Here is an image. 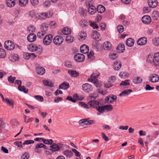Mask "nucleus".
I'll list each match as a JSON object with an SVG mask.
<instances>
[{
	"label": "nucleus",
	"instance_id": "nucleus-1",
	"mask_svg": "<svg viewBox=\"0 0 159 159\" xmlns=\"http://www.w3.org/2000/svg\"><path fill=\"white\" fill-rule=\"evenodd\" d=\"M4 48L8 50H13L15 47L13 43L11 41H6L4 43Z\"/></svg>",
	"mask_w": 159,
	"mask_h": 159
},
{
	"label": "nucleus",
	"instance_id": "nucleus-2",
	"mask_svg": "<svg viewBox=\"0 0 159 159\" xmlns=\"http://www.w3.org/2000/svg\"><path fill=\"white\" fill-rule=\"evenodd\" d=\"M64 39L62 36L61 35L56 36L53 39L54 43L57 45H61L63 42Z\"/></svg>",
	"mask_w": 159,
	"mask_h": 159
},
{
	"label": "nucleus",
	"instance_id": "nucleus-3",
	"mask_svg": "<svg viewBox=\"0 0 159 159\" xmlns=\"http://www.w3.org/2000/svg\"><path fill=\"white\" fill-rule=\"evenodd\" d=\"M63 146L62 144L59 143L58 144L55 143L52 144V145L50 146V150L52 152H55L59 150Z\"/></svg>",
	"mask_w": 159,
	"mask_h": 159
},
{
	"label": "nucleus",
	"instance_id": "nucleus-4",
	"mask_svg": "<svg viewBox=\"0 0 159 159\" xmlns=\"http://www.w3.org/2000/svg\"><path fill=\"white\" fill-rule=\"evenodd\" d=\"M52 35L51 34H48L45 36L43 39V43L45 45H49L52 42Z\"/></svg>",
	"mask_w": 159,
	"mask_h": 159
},
{
	"label": "nucleus",
	"instance_id": "nucleus-5",
	"mask_svg": "<svg viewBox=\"0 0 159 159\" xmlns=\"http://www.w3.org/2000/svg\"><path fill=\"white\" fill-rule=\"evenodd\" d=\"M148 80L150 82L156 83L159 80V76L157 74H153L149 76Z\"/></svg>",
	"mask_w": 159,
	"mask_h": 159
},
{
	"label": "nucleus",
	"instance_id": "nucleus-6",
	"mask_svg": "<svg viewBox=\"0 0 159 159\" xmlns=\"http://www.w3.org/2000/svg\"><path fill=\"white\" fill-rule=\"evenodd\" d=\"M74 58L75 60L76 61L81 62L84 60L85 57L84 55L82 54L78 53L75 55Z\"/></svg>",
	"mask_w": 159,
	"mask_h": 159
},
{
	"label": "nucleus",
	"instance_id": "nucleus-7",
	"mask_svg": "<svg viewBox=\"0 0 159 159\" xmlns=\"http://www.w3.org/2000/svg\"><path fill=\"white\" fill-rule=\"evenodd\" d=\"M82 87L83 90L86 92H90L93 90L92 86L88 83L84 84Z\"/></svg>",
	"mask_w": 159,
	"mask_h": 159
},
{
	"label": "nucleus",
	"instance_id": "nucleus-8",
	"mask_svg": "<svg viewBox=\"0 0 159 159\" xmlns=\"http://www.w3.org/2000/svg\"><path fill=\"white\" fill-rule=\"evenodd\" d=\"M87 34L86 32L82 31L80 32L78 36V39L79 40L82 41L85 40L87 37Z\"/></svg>",
	"mask_w": 159,
	"mask_h": 159
},
{
	"label": "nucleus",
	"instance_id": "nucleus-9",
	"mask_svg": "<svg viewBox=\"0 0 159 159\" xmlns=\"http://www.w3.org/2000/svg\"><path fill=\"white\" fill-rule=\"evenodd\" d=\"M143 22L145 24H148L151 21V19L149 16L146 15L143 16L142 19Z\"/></svg>",
	"mask_w": 159,
	"mask_h": 159
},
{
	"label": "nucleus",
	"instance_id": "nucleus-10",
	"mask_svg": "<svg viewBox=\"0 0 159 159\" xmlns=\"http://www.w3.org/2000/svg\"><path fill=\"white\" fill-rule=\"evenodd\" d=\"M99 102L95 100H92L89 101L88 102V105H90V107L96 108L99 105Z\"/></svg>",
	"mask_w": 159,
	"mask_h": 159
},
{
	"label": "nucleus",
	"instance_id": "nucleus-11",
	"mask_svg": "<svg viewBox=\"0 0 159 159\" xmlns=\"http://www.w3.org/2000/svg\"><path fill=\"white\" fill-rule=\"evenodd\" d=\"M80 52L84 54L88 53L89 51V47L86 44H84L82 45L80 48Z\"/></svg>",
	"mask_w": 159,
	"mask_h": 159
},
{
	"label": "nucleus",
	"instance_id": "nucleus-12",
	"mask_svg": "<svg viewBox=\"0 0 159 159\" xmlns=\"http://www.w3.org/2000/svg\"><path fill=\"white\" fill-rule=\"evenodd\" d=\"M147 42V39L145 37H142L138 40L137 43L140 46L146 44Z\"/></svg>",
	"mask_w": 159,
	"mask_h": 159
},
{
	"label": "nucleus",
	"instance_id": "nucleus-13",
	"mask_svg": "<svg viewBox=\"0 0 159 159\" xmlns=\"http://www.w3.org/2000/svg\"><path fill=\"white\" fill-rule=\"evenodd\" d=\"M158 2L156 0H148V4L150 7L154 8L158 5Z\"/></svg>",
	"mask_w": 159,
	"mask_h": 159
},
{
	"label": "nucleus",
	"instance_id": "nucleus-14",
	"mask_svg": "<svg viewBox=\"0 0 159 159\" xmlns=\"http://www.w3.org/2000/svg\"><path fill=\"white\" fill-rule=\"evenodd\" d=\"M36 36L34 34H30L27 37V40L30 42L34 41L36 39Z\"/></svg>",
	"mask_w": 159,
	"mask_h": 159
},
{
	"label": "nucleus",
	"instance_id": "nucleus-15",
	"mask_svg": "<svg viewBox=\"0 0 159 159\" xmlns=\"http://www.w3.org/2000/svg\"><path fill=\"white\" fill-rule=\"evenodd\" d=\"M4 102H5L9 106H11L12 108H14V101L11 99L6 98Z\"/></svg>",
	"mask_w": 159,
	"mask_h": 159
},
{
	"label": "nucleus",
	"instance_id": "nucleus-16",
	"mask_svg": "<svg viewBox=\"0 0 159 159\" xmlns=\"http://www.w3.org/2000/svg\"><path fill=\"white\" fill-rule=\"evenodd\" d=\"M132 92V90L130 89L125 90L121 93L119 95L120 97L126 96L128 95Z\"/></svg>",
	"mask_w": 159,
	"mask_h": 159
},
{
	"label": "nucleus",
	"instance_id": "nucleus-17",
	"mask_svg": "<svg viewBox=\"0 0 159 159\" xmlns=\"http://www.w3.org/2000/svg\"><path fill=\"white\" fill-rule=\"evenodd\" d=\"M125 46L124 44L121 43L119 44L117 48V51L118 53L123 52L125 50Z\"/></svg>",
	"mask_w": 159,
	"mask_h": 159
},
{
	"label": "nucleus",
	"instance_id": "nucleus-18",
	"mask_svg": "<svg viewBox=\"0 0 159 159\" xmlns=\"http://www.w3.org/2000/svg\"><path fill=\"white\" fill-rule=\"evenodd\" d=\"M9 58L11 61H15L18 60V56L17 54H11L9 56Z\"/></svg>",
	"mask_w": 159,
	"mask_h": 159
},
{
	"label": "nucleus",
	"instance_id": "nucleus-19",
	"mask_svg": "<svg viewBox=\"0 0 159 159\" xmlns=\"http://www.w3.org/2000/svg\"><path fill=\"white\" fill-rule=\"evenodd\" d=\"M45 70L44 68L42 67H38L37 68V73L40 75H42L44 74Z\"/></svg>",
	"mask_w": 159,
	"mask_h": 159
},
{
	"label": "nucleus",
	"instance_id": "nucleus-20",
	"mask_svg": "<svg viewBox=\"0 0 159 159\" xmlns=\"http://www.w3.org/2000/svg\"><path fill=\"white\" fill-rule=\"evenodd\" d=\"M69 87V85L68 83L64 82L61 84L59 87V89H66Z\"/></svg>",
	"mask_w": 159,
	"mask_h": 159
},
{
	"label": "nucleus",
	"instance_id": "nucleus-21",
	"mask_svg": "<svg viewBox=\"0 0 159 159\" xmlns=\"http://www.w3.org/2000/svg\"><path fill=\"white\" fill-rule=\"evenodd\" d=\"M134 40L131 38H129L127 39L125 43L126 45L129 47H132L134 44Z\"/></svg>",
	"mask_w": 159,
	"mask_h": 159
},
{
	"label": "nucleus",
	"instance_id": "nucleus-22",
	"mask_svg": "<svg viewBox=\"0 0 159 159\" xmlns=\"http://www.w3.org/2000/svg\"><path fill=\"white\" fill-rule=\"evenodd\" d=\"M88 12L90 14H94L96 12V8L93 6H89L88 8Z\"/></svg>",
	"mask_w": 159,
	"mask_h": 159
},
{
	"label": "nucleus",
	"instance_id": "nucleus-23",
	"mask_svg": "<svg viewBox=\"0 0 159 159\" xmlns=\"http://www.w3.org/2000/svg\"><path fill=\"white\" fill-rule=\"evenodd\" d=\"M63 154L66 157L69 158L73 155V153L70 150H66L63 152Z\"/></svg>",
	"mask_w": 159,
	"mask_h": 159
},
{
	"label": "nucleus",
	"instance_id": "nucleus-24",
	"mask_svg": "<svg viewBox=\"0 0 159 159\" xmlns=\"http://www.w3.org/2000/svg\"><path fill=\"white\" fill-rule=\"evenodd\" d=\"M97 9L98 13H102L105 11V8L102 5H99L97 6Z\"/></svg>",
	"mask_w": 159,
	"mask_h": 159
},
{
	"label": "nucleus",
	"instance_id": "nucleus-25",
	"mask_svg": "<svg viewBox=\"0 0 159 159\" xmlns=\"http://www.w3.org/2000/svg\"><path fill=\"white\" fill-rule=\"evenodd\" d=\"M111 44L108 41L104 42L103 44V48L106 50H108L111 48Z\"/></svg>",
	"mask_w": 159,
	"mask_h": 159
},
{
	"label": "nucleus",
	"instance_id": "nucleus-26",
	"mask_svg": "<svg viewBox=\"0 0 159 159\" xmlns=\"http://www.w3.org/2000/svg\"><path fill=\"white\" fill-rule=\"evenodd\" d=\"M68 73L71 76L74 77H76L79 75V73L75 70H69L68 71Z\"/></svg>",
	"mask_w": 159,
	"mask_h": 159
},
{
	"label": "nucleus",
	"instance_id": "nucleus-27",
	"mask_svg": "<svg viewBox=\"0 0 159 159\" xmlns=\"http://www.w3.org/2000/svg\"><path fill=\"white\" fill-rule=\"evenodd\" d=\"M48 29V26L46 23H43L42 24L41 27V30L42 31L46 33V32Z\"/></svg>",
	"mask_w": 159,
	"mask_h": 159
},
{
	"label": "nucleus",
	"instance_id": "nucleus-28",
	"mask_svg": "<svg viewBox=\"0 0 159 159\" xmlns=\"http://www.w3.org/2000/svg\"><path fill=\"white\" fill-rule=\"evenodd\" d=\"M35 47L36 48H35L34 52H36L39 54H41L43 51L42 47L40 45L37 46L36 44H35Z\"/></svg>",
	"mask_w": 159,
	"mask_h": 159
},
{
	"label": "nucleus",
	"instance_id": "nucleus-29",
	"mask_svg": "<svg viewBox=\"0 0 159 159\" xmlns=\"http://www.w3.org/2000/svg\"><path fill=\"white\" fill-rule=\"evenodd\" d=\"M121 64L120 61L115 62L113 65L114 69L116 70H118L121 67Z\"/></svg>",
	"mask_w": 159,
	"mask_h": 159
},
{
	"label": "nucleus",
	"instance_id": "nucleus-30",
	"mask_svg": "<svg viewBox=\"0 0 159 159\" xmlns=\"http://www.w3.org/2000/svg\"><path fill=\"white\" fill-rule=\"evenodd\" d=\"M105 111L107 112L111 111L113 109V106L110 104L104 106Z\"/></svg>",
	"mask_w": 159,
	"mask_h": 159
},
{
	"label": "nucleus",
	"instance_id": "nucleus-31",
	"mask_svg": "<svg viewBox=\"0 0 159 159\" xmlns=\"http://www.w3.org/2000/svg\"><path fill=\"white\" fill-rule=\"evenodd\" d=\"M6 3L8 7H11L15 5V0H6Z\"/></svg>",
	"mask_w": 159,
	"mask_h": 159
},
{
	"label": "nucleus",
	"instance_id": "nucleus-32",
	"mask_svg": "<svg viewBox=\"0 0 159 159\" xmlns=\"http://www.w3.org/2000/svg\"><path fill=\"white\" fill-rule=\"evenodd\" d=\"M62 32L65 35H68L71 33V30L70 28L65 27L62 30Z\"/></svg>",
	"mask_w": 159,
	"mask_h": 159
},
{
	"label": "nucleus",
	"instance_id": "nucleus-33",
	"mask_svg": "<svg viewBox=\"0 0 159 159\" xmlns=\"http://www.w3.org/2000/svg\"><path fill=\"white\" fill-rule=\"evenodd\" d=\"M100 35L98 32L96 31H93L92 34V38L94 39H98Z\"/></svg>",
	"mask_w": 159,
	"mask_h": 159
},
{
	"label": "nucleus",
	"instance_id": "nucleus-34",
	"mask_svg": "<svg viewBox=\"0 0 159 159\" xmlns=\"http://www.w3.org/2000/svg\"><path fill=\"white\" fill-rule=\"evenodd\" d=\"M152 17L154 20H157L159 17L158 12L157 11H154L152 14Z\"/></svg>",
	"mask_w": 159,
	"mask_h": 159
},
{
	"label": "nucleus",
	"instance_id": "nucleus-35",
	"mask_svg": "<svg viewBox=\"0 0 159 159\" xmlns=\"http://www.w3.org/2000/svg\"><path fill=\"white\" fill-rule=\"evenodd\" d=\"M142 81V79L139 77H136L134 78L133 80V82L134 84H139Z\"/></svg>",
	"mask_w": 159,
	"mask_h": 159
},
{
	"label": "nucleus",
	"instance_id": "nucleus-36",
	"mask_svg": "<svg viewBox=\"0 0 159 159\" xmlns=\"http://www.w3.org/2000/svg\"><path fill=\"white\" fill-rule=\"evenodd\" d=\"M153 44L156 46L159 45V38L158 37L155 38L152 40Z\"/></svg>",
	"mask_w": 159,
	"mask_h": 159
},
{
	"label": "nucleus",
	"instance_id": "nucleus-37",
	"mask_svg": "<svg viewBox=\"0 0 159 159\" xmlns=\"http://www.w3.org/2000/svg\"><path fill=\"white\" fill-rule=\"evenodd\" d=\"M43 82L45 85L48 86L52 87L53 85V83L48 80H43Z\"/></svg>",
	"mask_w": 159,
	"mask_h": 159
},
{
	"label": "nucleus",
	"instance_id": "nucleus-38",
	"mask_svg": "<svg viewBox=\"0 0 159 159\" xmlns=\"http://www.w3.org/2000/svg\"><path fill=\"white\" fill-rule=\"evenodd\" d=\"M6 55L5 51L2 48L0 49V58H5Z\"/></svg>",
	"mask_w": 159,
	"mask_h": 159
},
{
	"label": "nucleus",
	"instance_id": "nucleus-39",
	"mask_svg": "<svg viewBox=\"0 0 159 159\" xmlns=\"http://www.w3.org/2000/svg\"><path fill=\"white\" fill-rule=\"evenodd\" d=\"M35 45V44L32 43L30 44L28 46V49L30 51L34 52L35 48H36Z\"/></svg>",
	"mask_w": 159,
	"mask_h": 159
},
{
	"label": "nucleus",
	"instance_id": "nucleus-40",
	"mask_svg": "<svg viewBox=\"0 0 159 159\" xmlns=\"http://www.w3.org/2000/svg\"><path fill=\"white\" fill-rule=\"evenodd\" d=\"M154 56H152L151 55H149L147 58V60L149 63H154L155 61L154 60Z\"/></svg>",
	"mask_w": 159,
	"mask_h": 159
},
{
	"label": "nucleus",
	"instance_id": "nucleus-41",
	"mask_svg": "<svg viewBox=\"0 0 159 159\" xmlns=\"http://www.w3.org/2000/svg\"><path fill=\"white\" fill-rule=\"evenodd\" d=\"M48 13H41L39 16V19H44L48 17Z\"/></svg>",
	"mask_w": 159,
	"mask_h": 159
},
{
	"label": "nucleus",
	"instance_id": "nucleus-42",
	"mask_svg": "<svg viewBox=\"0 0 159 159\" xmlns=\"http://www.w3.org/2000/svg\"><path fill=\"white\" fill-rule=\"evenodd\" d=\"M18 89L21 91H23L25 93H27L28 92V89H26L24 86H21V85H19L18 87Z\"/></svg>",
	"mask_w": 159,
	"mask_h": 159
},
{
	"label": "nucleus",
	"instance_id": "nucleus-43",
	"mask_svg": "<svg viewBox=\"0 0 159 159\" xmlns=\"http://www.w3.org/2000/svg\"><path fill=\"white\" fill-rule=\"evenodd\" d=\"M129 75V74L124 72H121L119 74V76L121 78H126Z\"/></svg>",
	"mask_w": 159,
	"mask_h": 159
},
{
	"label": "nucleus",
	"instance_id": "nucleus-44",
	"mask_svg": "<svg viewBox=\"0 0 159 159\" xmlns=\"http://www.w3.org/2000/svg\"><path fill=\"white\" fill-rule=\"evenodd\" d=\"M28 2V0H20L19 1V4L21 7L25 6Z\"/></svg>",
	"mask_w": 159,
	"mask_h": 159
},
{
	"label": "nucleus",
	"instance_id": "nucleus-45",
	"mask_svg": "<svg viewBox=\"0 0 159 159\" xmlns=\"http://www.w3.org/2000/svg\"><path fill=\"white\" fill-rule=\"evenodd\" d=\"M96 109L97 111L101 113H103L105 111L104 106H98L96 107Z\"/></svg>",
	"mask_w": 159,
	"mask_h": 159
},
{
	"label": "nucleus",
	"instance_id": "nucleus-46",
	"mask_svg": "<svg viewBox=\"0 0 159 159\" xmlns=\"http://www.w3.org/2000/svg\"><path fill=\"white\" fill-rule=\"evenodd\" d=\"M129 80H125L124 81H122L120 84V86H127L129 85Z\"/></svg>",
	"mask_w": 159,
	"mask_h": 159
},
{
	"label": "nucleus",
	"instance_id": "nucleus-47",
	"mask_svg": "<svg viewBox=\"0 0 159 159\" xmlns=\"http://www.w3.org/2000/svg\"><path fill=\"white\" fill-rule=\"evenodd\" d=\"M27 29L30 32H34L35 31V28L34 25H31L28 27Z\"/></svg>",
	"mask_w": 159,
	"mask_h": 159
},
{
	"label": "nucleus",
	"instance_id": "nucleus-48",
	"mask_svg": "<svg viewBox=\"0 0 159 159\" xmlns=\"http://www.w3.org/2000/svg\"><path fill=\"white\" fill-rule=\"evenodd\" d=\"M43 142L46 144L51 145L53 141L51 139L47 140L43 139Z\"/></svg>",
	"mask_w": 159,
	"mask_h": 159
},
{
	"label": "nucleus",
	"instance_id": "nucleus-49",
	"mask_svg": "<svg viewBox=\"0 0 159 159\" xmlns=\"http://www.w3.org/2000/svg\"><path fill=\"white\" fill-rule=\"evenodd\" d=\"M74 40V38L70 36H66V40L67 42L69 43H70L73 42Z\"/></svg>",
	"mask_w": 159,
	"mask_h": 159
},
{
	"label": "nucleus",
	"instance_id": "nucleus-50",
	"mask_svg": "<svg viewBox=\"0 0 159 159\" xmlns=\"http://www.w3.org/2000/svg\"><path fill=\"white\" fill-rule=\"evenodd\" d=\"M154 59L159 64V52H157L154 54Z\"/></svg>",
	"mask_w": 159,
	"mask_h": 159
},
{
	"label": "nucleus",
	"instance_id": "nucleus-51",
	"mask_svg": "<svg viewBox=\"0 0 159 159\" xmlns=\"http://www.w3.org/2000/svg\"><path fill=\"white\" fill-rule=\"evenodd\" d=\"M88 57L89 59H90V60H93L94 59V56L93 52L90 51V53L87 54Z\"/></svg>",
	"mask_w": 159,
	"mask_h": 159
},
{
	"label": "nucleus",
	"instance_id": "nucleus-52",
	"mask_svg": "<svg viewBox=\"0 0 159 159\" xmlns=\"http://www.w3.org/2000/svg\"><path fill=\"white\" fill-rule=\"evenodd\" d=\"M109 96L111 99L109 102V103H112L114 101L116 100L117 97L116 96H114L113 95H111Z\"/></svg>",
	"mask_w": 159,
	"mask_h": 159
},
{
	"label": "nucleus",
	"instance_id": "nucleus-53",
	"mask_svg": "<svg viewBox=\"0 0 159 159\" xmlns=\"http://www.w3.org/2000/svg\"><path fill=\"white\" fill-rule=\"evenodd\" d=\"M30 157L29 154L28 152L24 153L21 156V159H28Z\"/></svg>",
	"mask_w": 159,
	"mask_h": 159
},
{
	"label": "nucleus",
	"instance_id": "nucleus-54",
	"mask_svg": "<svg viewBox=\"0 0 159 159\" xmlns=\"http://www.w3.org/2000/svg\"><path fill=\"white\" fill-rule=\"evenodd\" d=\"M80 23L81 25L83 27H85L87 26L89 24L88 22H87V20H81Z\"/></svg>",
	"mask_w": 159,
	"mask_h": 159
},
{
	"label": "nucleus",
	"instance_id": "nucleus-55",
	"mask_svg": "<svg viewBox=\"0 0 159 159\" xmlns=\"http://www.w3.org/2000/svg\"><path fill=\"white\" fill-rule=\"evenodd\" d=\"M117 30L120 33H122L124 31V27L122 25H119L117 27Z\"/></svg>",
	"mask_w": 159,
	"mask_h": 159
},
{
	"label": "nucleus",
	"instance_id": "nucleus-56",
	"mask_svg": "<svg viewBox=\"0 0 159 159\" xmlns=\"http://www.w3.org/2000/svg\"><path fill=\"white\" fill-rule=\"evenodd\" d=\"M34 98L40 102H43V98L42 96L39 95H35Z\"/></svg>",
	"mask_w": 159,
	"mask_h": 159
},
{
	"label": "nucleus",
	"instance_id": "nucleus-57",
	"mask_svg": "<svg viewBox=\"0 0 159 159\" xmlns=\"http://www.w3.org/2000/svg\"><path fill=\"white\" fill-rule=\"evenodd\" d=\"M98 80L96 79H93V82H92L97 87H100L101 85V84L99 83H98Z\"/></svg>",
	"mask_w": 159,
	"mask_h": 159
},
{
	"label": "nucleus",
	"instance_id": "nucleus-58",
	"mask_svg": "<svg viewBox=\"0 0 159 159\" xmlns=\"http://www.w3.org/2000/svg\"><path fill=\"white\" fill-rule=\"evenodd\" d=\"M23 57L25 59H28L30 58V53L24 52L23 54Z\"/></svg>",
	"mask_w": 159,
	"mask_h": 159
},
{
	"label": "nucleus",
	"instance_id": "nucleus-59",
	"mask_svg": "<svg viewBox=\"0 0 159 159\" xmlns=\"http://www.w3.org/2000/svg\"><path fill=\"white\" fill-rule=\"evenodd\" d=\"M34 141L32 140H27L25 141L23 143V145L29 144L32 143H34Z\"/></svg>",
	"mask_w": 159,
	"mask_h": 159
},
{
	"label": "nucleus",
	"instance_id": "nucleus-60",
	"mask_svg": "<svg viewBox=\"0 0 159 159\" xmlns=\"http://www.w3.org/2000/svg\"><path fill=\"white\" fill-rule=\"evenodd\" d=\"M16 77H13L11 76L9 77L8 78V81L11 83H14V80H15Z\"/></svg>",
	"mask_w": 159,
	"mask_h": 159
},
{
	"label": "nucleus",
	"instance_id": "nucleus-61",
	"mask_svg": "<svg viewBox=\"0 0 159 159\" xmlns=\"http://www.w3.org/2000/svg\"><path fill=\"white\" fill-rule=\"evenodd\" d=\"M11 124L12 125L17 126L19 124V122L16 120L14 119L11 120Z\"/></svg>",
	"mask_w": 159,
	"mask_h": 159
},
{
	"label": "nucleus",
	"instance_id": "nucleus-62",
	"mask_svg": "<svg viewBox=\"0 0 159 159\" xmlns=\"http://www.w3.org/2000/svg\"><path fill=\"white\" fill-rule=\"evenodd\" d=\"M80 14L83 16H85L87 14V11L83 9H81L80 11Z\"/></svg>",
	"mask_w": 159,
	"mask_h": 159
},
{
	"label": "nucleus",
	"instance_id": "nucleus-63",
	"mask_svg": "<svg viewBox=\"0 0 159 159\" xmlns=\"http://www.w3.org/2000/svg\"><path fill=\"white\" fill-rule=\"evenodd\" d=\"M30 2L33 6H35L38 4L39 0H30Z\"/></svg>",
	"mask_w": 159,
	"mask_h": 159
},
{
	"label": "nucleus",
	"instance_id": "nucleus-64",
	"mask_svg": "<svg viewBox=\"0 0 159 159\" xmlns=\"http://www.w3.org/2000/svg\"><path fill=\"white\" fill-rule=\"evenodd\" d=\"M110 58L113 60L116 59L117 57L116 53H111L109 56Z\"/></svg>",
	"mask_w": 159,
	"mask_h": 159
}]
</instances>
